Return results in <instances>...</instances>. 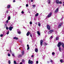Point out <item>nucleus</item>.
<instances>
[{"label": "nucleus", "instance_id": "f257e3e1", "mask_svg": "<svg viewBox=\"0 0 64 64\" xmlns=\"http://www.w3.org/2000/svg\"><path fill=\"white\" fill-rule=\"evenodd\" d=\"M58 44H59L60 45V46L62 45V47L64 48V44L63 43L59 42Z\"/></svg>", "mask_w": 64, "mask_h": 64}, {"label": "nucleus", "instance_id": "f03ea898", "mask_svg": "<svg viewBox=\"0 0 64 64\" xmlns=\"http://www.w3.org/2000/svg\"><path fill=\"white\" fill-rule=\"evenodd\" d=\"M63 22H62L60 23L58 26V28H60L61 27V26H62V25H63Z\"/></svg>", "mask_w": 64, "mask_h": 64}, {"label": "nucleus", "instance_id": "7ed1b4c3", "mask_svg": "<svg viewBox=\"0 0 64 64\" xmlns=\"http://www.w3.org/2000/svg\"><path fill=\"white\" fill-rule=\"evenodd\" d=\"M52 12H50V13L48 14V15L47 16L48 18L52 16Z\"/></svg>", "mask_w": 64, "mask_h": 64}, {"label": "nucleus", "instance_id": "20e7f679", "mask_svg": "<svg viewBox=\"0 0 64 64\" xmlns=\"http://www.w3.org/2000/svg\"><path fill=\"white\" fill-rule=\"evenodd\" d=\"M54 30H51L49 31L48 33L49 34H51V33H52V32H54Z\"/></svg>", "mask_w": 64, "mask_h": 64}, {"label": "nucleus", "instance_id": "39448f33", "mask_svg": "<svg viewBox=\"0 0 64 64\" xmlns=\"http://www.w3.org/2000/svg\"><path fill=\"white\" fill-rule=\"evenodd\" d=\"M60 45L58 44V47L59 51H61V48H60Z\"/></svg>", "mask_w": 64, "mask_h": 64}, {"label": "nucleus", "instance_id": "423d86ee", "mask_svg": "<svg viewBox=\"0 0 64 64\" xmlns=\"http://www.w3.org/2000/svg\"><path fill=\"white\" fill-rule=\"evenodd\" d=\"M28 64H33V61H32V60H31H31H28Z\"/></svg>", "mask_w": 64, "mask_h": 64}, {"label": "nucleus", "instance_id": "0eeeda50", "mask_svg": "<svg viewBox=\"0 0 64 64\" xmlns=\"http://www.w3.org/2000/svg\"><path fill=\"white\" fill-rule=\"evenodd\" d=\"M48 30H50L51 29V28H50V26L49 25H48L46 26Z\"/></svg>", "mask_w": 64, "mask_h": 64}, {"label": "nucleus", "instance_id": "6e6552de", "mask_svg": "<svg viewBox=\"0 0 64 64\" xmlns=\"http://www.w3.org/2000/svg\"><path fill=\"white\" fill-rule=\"evenodd\" d=\"M59 10V8H57L56 10H55L54 12V13H57L58 12V11Z\"/></svg>", "mask_w": 64, "mask_h": 64}, {"label": "nucleus", "instance_id": "1a4fd4ad", "mask_svg": "<svg viewBox=\"0 0 64 64\" xmlns=\"http://www.w3.org/2000/svg\"><path fill=\"white\" fill-rule=\"evenodd\" d=\"M43 41L42 40H40V45L41 46H42V44H43Z\"/></svg>", "mask_w": 64, "mask_h": 64}, {"label": "nucleus", "instance_id": "9d476101", "mask_svg": "<svg viewBox=\"0 0 64 64\" xmlns=\"http://www.w3.org/2000/svg\"><path fill=\"white\" fill-rule=\"evenodd\" d=\"M30 34V32H28L26 34V36H28Z\"/></svg>", "mask_w": 64, "mask_h": 64}, {"label": "nucleus", "instance_id": "9b49d317", "mask_svg": "<svg viewBox=\"0 0 64 64\" xmlns=\"http://www.w3.org/2000/svg\"><path fill=\"white\" fill-rule=\"evenodd\" d=\"M13 28L12 27L10 26L9 27V30L10 31H12V29H13Z\"/></svg>", "mask_w": 64, "mask_h": 64}, {"label": "nucleus", "instance_id": "f8f14e48", "mask_svg": "<svg viewBox=\"0 0 64 64\" xmlns=\"http://www.w3.org/2000/svg\"><path fill=\"white\" fill-rule=\"evenodd\" d=\"M10 7L11 6H10V5L9 4L7 6V8H8V9H9Z\"/></svg>", "mask_w": 64, "mask_h": 64}, {"label": "nucleus", "instance_id": "ddd939ff", "mask_svg": "<svg viewBox=\"0 0 64 64\" xmlns=\"http://www.w3.org/2000/svg\"><path fill=\"white\" fill-rule=\"evenodd\" d=\"M22 57V56L21 54H19L18 56V58H21Z\"/></svg>", "mask_w": 64, "mask_h": 64}, {"label": "nucleus", "instance_id": "4468645a", "mask_svg": "<svg viewBox=\"0 0 64 64\" xmlns=\"http://www.w3.org/2000/svg\"><path fill=\"white\" fill-rule=\"evenodd\" d=\"M59 0H56V4H58L59 3Z\"/></svg>", "mask_w": 64, "mask_h": 64}, {"label": "nucleus", "instance_id": "2eb2a0df", "mask_svg": "<svg viewBox=\"0 0 64 64\" xmlns=\"http://www.w3.org/2000/svg\"><path fill=\"white\" fill-rule=\"evenodd\" d=\"M18 30H17V32L18 34H20L21 33V32L20 31H18Z\"/></svg>", "mask_w": 64, "mask_h": 64}, {"label": "nucleus", "instance_id": "dca6fc26", "mask_svg": "<svg viewBox=\"0 0 64 64\" xmlns=\"http://www.w3.org/2000/svg\"><path fill=\"white\" fill-rule=\"evenodd\" d=\"M22 55H24V51L22 52Z\"/></svg>", "mask_w": 64, "mask_h": 64}, {"label": "nucleus", "instance_id": "f3484780", "mask_svg": "<svg viewBox=\"0 0 64 64\" xmlns=\"http://www.w3.org/2000/svg\"><path fill=\"white\" fill-rule=\"evenodd\" d=\"M37 33L38 34V35L39 36H40V32H39V31H38L37 32Z\"/></svg>", "mask_w": 64, "mask_h": 64}, {"label": "nucleus", "instance_id": "a211bd4d", "mask_svg": "<svg viewBox=\"0 0 64 64\" xmlns=\"http://www.w3.org/2000/svg\"><path fill=\"white\" fill-rule=\"evenodd\" d=\"M14 39H16V40H18V38L16 37H14L13 38Z\"/></svg>", "mask_w": 64, "mask_h": 64}, {"label": "nucleus", "instance_id": "6ab92c4d", "mask_svg": "<svg viewBox=\"0 0 64 64\" xmlns=\"http://www.w3.org/2000/svg\"><path fill=\"white\" fill-rule=\"evenodd\" d=\"M38 48H36L35 49V51L36 52H37L38 51Z\"/></svg>", "mask_w": 64, "mask_h": 64}, {"label": "nucleus", "instance_id": "aec40b11", "mask_svg": "<svg viewBox=\"0 0 64 64\" xmlns=\"http://www.w3.org/2000/svg\"><path fill=\"white\" fill-rule=\"evenodd\" d=\"M47 45V43L46 42L44 43V46H46V45Z\"/></svg>", "mask_w": 64, "mask_h": 64}, {"label": "nucleus", "instance_id": "412c9836", "mask_svg": "<svg viewBox=\"0 0 64 64\" xmlns=\"http://www.w3.org/2000/svg\"><path fill=\"white\" fill-rule=\"evenodd\" d=\"M56 40H59V38L58 37H56Z\"/></svg>", "mask_w": 64, "mask_h": 64}, {"label": "nucleus", "instance_id": "4be33fe9", "mask_svg": "<svg viewBox=\"0 0 64 64\" xmlns=\"http://www.w3.org/2000/svg\"><path fill=\"white\" fill-rule=\"evenodd\" d=\"M48 4H50V2H51V1L50 0H48Z\"/></svg>", "mask_w": 64, "mask_h": 64}, {"label": "nucleus", "instance_id": "5701e85b", "mask_svg": "<svg viewBox=\"0 0 64 64\" xmlns=\"http://www.w3.org/2000/svg\"><path fill=\"white\" fill-rule=\"evenodd\" d=\"M10 16H8V20H10Z\"/></svg>", "mask_w": 64, "mask_h": 64}, {"label": "nucleus", "instance_id": "b1692460", "mask_svg": "<svg viewBox=\"0 0 64 64\" xmlns=\"http://www.w3.org/2000/svg\"><path fill=\"white\" fill-rule=\"evenodd\" d=\"M60 62L62 63H63V60H62V59H61L60 60Z\"/></svg>", "mask_w": 64, "mask_h": 64}, {"label": "nucleus", "instance_id": "393cba45", "mask_svg": "<svg viewBox=\"0 0 64 64\" xmlns=\"http://www.w3.org/2000/svg\"><path fill=\"white\" fill-rule=\"evenodd\" d=\"M62 2H61V1H60V2H59L58 3V4H62Z\"/></svg>", "mask_w": 64, "mask_h": 64}, {"label": "nucleus", "instance_id": "a878e982", "mask_svg": "<svg viewBox=\"0 0 64 64\" xmlns=\"http://www.w3.org/2000/svg\"><path fill=\"white\" fill-rule=\"evenodd\" d=\"M39 15V14L38 13H37V14H36V17H37V16H38Z\"/></svg>", "mask_w": 64, "mask_h": 64}, {"label": "nucleus", "instance_id": "bb28decb", "mask_svg": "<svg viewBox=\"0 0 64 64\" xmlns=\"http://www.w3.org/2000/svg\"><path fill=\"white\" fill-rule=\"evenodd\" d=\"M14 64H17V63L16 62V61H14Z\"/></svg>", "mask_w": 64, "mask_h": 64}, {"label": "nucleus", "instance_id": "cd10ccee", "mask_svg": "<svg viewBox=\"0 0 64 64\" xmlns=\"http://www.w3.org/2000/svg\"><path fill=\"white\" fill-rule=\"evenodd\" d=\"M8 63L10 64H11V62L10 61V60H8Z\"/></svg>", "mask_w": 64, "mask_h": 64}, {"label": "nucleus", "instance_id": "c85d7f7f", "mask_svg": "<svg viewBox=\"0 0 64 64\" xmlns=\"http://www.w3.org/2000/svg\"><path fill=\"white\" fill-rule=\"evenodd\" d=\"M54 54H55V52H53L52 53V55H54Z\"/></svg>", "mask_w": 64, "mask_h": 64}, {"label": "nucleus", "instance_id": "c756f323", "mask_svg": "<svg viewBox=\"0 0 64 64\" xmlns=\"http://www.w3.org/2000/svg\"><path fill=\"white\" fill-rule=\"evenodd\" d=\"M38 26H41V24H40V23H39L38 24Z\"/></svg>", "mask_w": 64, "mask_h": 64}, {"label": "nucleus", "instance_id": "7c9ffc66", "mask_svg": "<svg viewBox=\"0 0 64 64\" xmlns=\"http://www.w3.org/2000/svg\"><path fill=\"white\" fill-rule=\"evenodd\" d=\"M29 49H30V47H28L27 48V50H29Z\"/></svg>", "mask_w": 64, "mask_h": 64}, {"label": "nucleus", "instance_id": "2f4dec72", "mask_svg": "<svg viewBox=\"0 0 64 64\" xmlns=\"http://www.w3.org/2000/svg\"><path fill=\"white\" fill-rule=\"evenodd\" d=\"M30 24H32V22H30Z\"/></svg>", "mask_w": 64, "mask_h": 64}, {"label": "nucleus", "instance_id": "473e14b6", "mask_svg": "<svg viewBox=\"0 0 64 64\" xmlns=\"http://www.w3.org/2000/svg\"><path fill=\"white\" fill-rule=\"evenodd\" d=\"M9 31H8L6 33V34H9Z\"/></svg>", "mask_w": 64, "mask_h": 64}, {"label": "nucleus", "instance_id": "72a5a7b5", "mask_svg": "<svg viewBox=\"0 0 64 64\" xmlns=\"http://www.w3.org/2000/svg\"><path fill=\"white\" fill-rule=\"evenodd\" d=\"M22 62H25V60H22Z\"/></svg>", "mask_w": 64, "mask_h": 64}, {"label": "nucleus", "instance_id": "f704fd0d", "mask_svg": "<svg viewBox=\"0 0 64 64\" xmlns=\"http://www.w3.org/2000/svg\"><path fill=\"white\" fill-rule=\"evenodd\" d=\"M8 29L9 28H8V27H6V30H8Z\"/></svg>", "mask_w": 64, "mask_h": 64}, {"label": "nucleus", "instance_id": "c9c22d12", "mask_svg": "<svg viewBox=\"0 0 64 64\" xmlns=\"http://www.w3.org/2000/svg\"><path fill=\"white\" fill-rule=\"evenodd\" d=\"M3 34H1L0 35V36L1 37H3Z\"/></svg>", "mask_w": 64, "mask_h": 64}, {"label": "nucleus", "instance_id": "e433bc0d", "mask_svg": "<svg viewBox=\"0 0 64 64\" xmlns=\"http://www.w3.org/2000/svg\"><path fill=\"white\" fill-rule=\"evenodd\" d=\"M9 11L8 10H7L6 11V13H7L8 14V12Z\"/></svg>", "mask_w": 64, "mask_h": 64}, {"label": "nucleus", "instance_id": "4c0bfd02", "mask_svg": "<svg viewBox=\"0 0 64 64\" xmlns=\"http://www.w3.org/2000/svg\"><path fill=\"white\" fill-rule=\"evenodd\" d=\"M8 56H10V54H9V53L8 54Z\"/></svg>", "mask_w": 64, "mask_h": 64}, {"label": "nucleus", "instance_id": "58836bf2", "mask_svg": "<svg viewBox=\"0 0 64 64\" xmlns=\"http://www.w3.org/2000/svg\"><path fill=\"white\" fill-rule=\"evenodd\" d=\"M26 7H28V4H26Z\"/></svg>", "mask_w": 64, "mask_h": 64}, {"label": "nucleus", "instance_id": "ea45409f", "mask_svg": "<svg viewBox=\"0 0 64 64\" xmlns=\"http://www.w3.org/2000/svg\"><path fill=\"white\" fill-rule=\"evenodd\" d=\"M8 22H9V20H7L6 21V23H8Z\"/></svg>", "mask_w": 64, "mask_h": 64}, {"label": "nucleus", "instance_id": "a19ab883", "mask_svg": "<svg viewBox=\"0 0 64 64\" xmlns=\"http://www.w3.org/2000/svg\"><path fill=\"white\" fill-rule=\"evenodd\" d=\"M12 55L13 57H15V56L14 55V54H12Z\"/></svg>", "mask_w": 64, "mask_h": 64}, {"label": "nucleus", "instance_id": "79ce46f5", "mask_svg": "<svg viewBox=\"0 0 64 64\" xmlns=\"http://www.w3.org/2000/svg\"><path fill=\"white\" fill-rule=\"evenodd\" d=\"M32 34H30V36L31 37H32Z\"/></svg>", "mask_w": 64, "mask_h": 64}, {"label": "nucleus", "instance_id": "37998d69", "mask_svg": "<svg viewBox=\"0 0 64 64\" xmlns=\"http://www.w3.org/2000/svg\"><path fill=\"white\" fill-rule=\"evenodd\" d=\"M13 2H16V1L15 0H14L13 1Z\"/></svg>", "mask_w": 64, "mask_h": 64}, {"label": "nucleus", "instance_id": "c03bdc74", "mask_svg": "<svg viewBox=\"0 0 64 64\" xmlns=\"http://www.w3.org/2000/svg\"><path fill=\"white\" fill-rule=\"evenodd\" d=\"M36 64H38V61H36Z\"/></svg>", "mask_w": 64, "mask_h": 64}, {"label": "nucleus", "instance_id": "a18cd8bd", "mask_svg": "<svg viewBox=\"0 0 64 64\" xmlns=\"http://www.w3.org/2000/svg\"><path fill=\"white\" fill-rule=\"evenodd\" d=\"M27 47H29V46L28 44L27 45Z\"/></svg>", "mask_w": 64, "mask_h": 64}, {"label": "nucleus", "instance_id": "49530a36", "mask_svg": "<svg viewBox=\"0 0 64 64\" xmlns=\"http://www.w3.org/2000/svg\"><path fill=\"white\" fill-rule=\"evenodd\" d=\"M22 14H23L24 13V12H23V11H22Z\"/></svg>", "mask_w": 64, "mask_h": 64}, {"label": "nucleus", "instance_id": "de8ad7c7", "mask_svg": "<svg viewBox=\"0 0 64 64\" xmlns=\"http://www.w3.org/2000/svg\"><path fill=\"white\" fill-rule=\"evenodd\" d=\"M52 38H53V36H51V39H52Z\"/></svg>", "mask_w": 64, "mask_h": 64}, {"label": "nucleus", "instance_id": "09e8293b", "mask_svg": "<svg viewBox=\"0 0 64 64\" xmlns=\"http://www.w3.org/2000/svg\"><path fill=\"white\" fill-rule=\"evenodd\" d=\"M32 6L34 7L35 6V5H32Z\"/></svg>", "mask_w": 64, "mask_h": 64}, {"label": "nucleus", "instance_id": "8fccbe9b", "mask_svg": "<svg viewBox=\"0 0 64 64\" xmlns=\"http://www.w3.org/2000/svg\"><path fill=\"white\" fill-rule=\"evenodd\" d=\"M34 57V56L33 55H32L31 56V57Z\"/></svg>", "mask_w": 64, "mask_h": 64}, {"label": "nucleus", "instance_id": "3c124183", "mask_svg": "<svg viewBox=\"0 0 64 64\" xmlns=\"http://www.w3.org/2000/svg\"><path fill=\"white\" fill-rule=\"evenodd\" d=\"M31 1V2H33V0H30Z\"/></svg>", "mask_w": 64, "mask_h": 64}, {"label": "nucleus", "instance_id": "603ef678", "mask_svg": "<svg viewBox=\"0 0 64 64\" xmlns=\"http://www.w3.org/2000/svg\"><path fill=\"white\" fill-rule=\"evenodd\" d=\"M50 62H53V61H52V60H50Z\"/></svg>", "mask_w": 64, "mask_h": 64}, {"label": "nucleus", "instance_id": "864d4df0", "mask_svg": "<svg viewBox=\"0 0 64 64\" xmlns=\"http://www.w3.org/2000/svg\"><path fill=\"white\" fill-rule=\"evenodd\" d=\"M22 62H21L20 63V64H22Z\"/></svg>", "mask_w": 64, "mask_h": 64}, {"label": "nucleus", "instance_id": "5fc2aeb1", "mask_svg": "<svg viewBox=\"0 0 64 64\" xmlns=\"http://www.w3.org/2000/svg\"><path fill=\"white\" fill-rule=\"evenodd\" d=\"M63 3H64V4H63V6H64V2H63Z\"/></svg>", "mask_w": 64, "mask_h": 64}, {"label": "nucleus", "instance_id": "6e6d98bb", "mask_svg": "<svg viewBox=\"0 0 64 64\" xmlns=\"http://www.w3.org/2000/svg\"><path fill=\"white\" fill-rule=\"evenodd\" d=\"M6 50L7 51H9V50Z\"/></svg>", "mask_w": 64, "mask_h": 64}, {"label": "nucleus", "instance_id": "4d7b16f0", "mask_svg": "<svg viewBox=\"0 0 64 64\" xmlns=\"http://www.w3.org/2000/svg\"><path fill=\"white\" fill-rule=\"evenodd\" d=\"M11 50H10V52H11Z\"/></svg>", "mask_w": 64, "mask_h": 64}, {"label": "nucleus", "instance_id": "13d9d810", "mask_svg": "<svg viewBox=\"0 0 64 64\" xmlns=\"http://www.w3.org/2000/svg\"><path fill=\"white\" fill-rule=\"evenodd\" d=\"M29 13H30V12H29Z\"/></svg>", "mask_w": 64, "mask_h": 64}]
</instances>
